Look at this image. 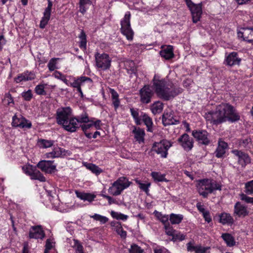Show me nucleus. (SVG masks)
Returning a JSON list of instances; mask_svg holds the SVG:
<instances>
[{
    "label": "nucleus",
    "mask_w": 253,
    "mask_h": 253,
    "mask_svg": "<svg viewBox=\"0 0 253 253\" xmlns=\"http://www.w3.org/2000/svg\"><path fill=\"white\" fill-rule=\"evenodd\" d=\"M79 38L80 39V47L81 48L85 49L86 48V35L83 30H82Z\"/></svg>",
    "instance_id": "39"
},
{
    "label": "nucleus",
    "mask_w": 253,
    "mask_h": 253,
    "mask_svg": "<svg viewBox=\"0 0 253 253\" xmlns=\"http://www.w3.org/2000/svg\"><path fill=\"white\" fill-rule=\"evenodd\" d=\"M221 237L225 242L227 245L229 247L233 246L235 244V241L233 237L229 233L222 234Z\"/></svg>",
    "instance_id": "33"
},
{
    "label": "nucleus",
    "mask_w": 253,
    "mask_h": 253,
    "mask_svg": "<svg viewBox=\"0 0 253 253\" xmlns=\"http://www.w3.org/2000/svg\"><path fill=\"white\" fill-rule=\"evenodd\" d=\"M87 169L90 170L92 173L96 175H98L101 173L103 171L98 166L94 164L89 163L84 165Z\"/></svg>",
    "instance_id": "36"
},
{
    "label": "nucleus",
    "mask_w": 253,
    "mask_h": 253,
    "mask_svg": "<svg viewBox=\"0 0 253 253\" xmlns=\"http://www.w3.org/2000/svg\"><path fill=\"white\" fill-rule=\"evenodd\" d=\"M192 135L200 143L207 145L210 142L208 133L206 130L193 131L192 132Z\"/></svg>",
    "instance_id": "17"
},
{
    "label": "nucleus",
    "mask_w": 253,
    "mask_h": 253,
    "mask_svg": "<svg viewBox=\"0 0 253 253\" xmlns=\"http://www.w3.org/2000/svg\"><path fill=\"white\" fill-rule=\"evenodd\" d=\"M56 121L58 124L62 125L73 117L72 109L69 107L59 108L57 111Z\"/></svg>",
    "instance_id": "9"
},
{
    "label": "nucleus",
    "mask_w": 253,
    "mask_h": 253,
    "mask_svg": "<svg viewBox=\"0 0 253 253\" xmlns=\"http://www.w3.org/2000/svg\"><path fill=\"white\" fill-rule=\"evenodd\" d=\"M59 58H53L49 60L47 67L50 71H53L58 68L57 67V60Z\"/></svg>",
    "instance_id": "44"
},
{
    "label": "nucleus",
    "mask_w": 253,
    "mask_h": 253,
    "mask_svg": "<svg viewBox=\"0 0 253 253\" xmlns=\"http://www.w3.org/2000/svg\"><path fill=\"white\" fill-rule=\"evenodd\" d=\"M3 101L8 105H10V103H13V99L11 94L9 93H7L5 94Z\"/></svg>",
    "instance_id": "57"
},
{
    "label": "nucleus",
    "mask_w": 253,
    "mask_h": 253,
    "mask_svg": "<svg viewBox=\"0 0 253 253\" xmlns=\"http://www.w3.org/2000/svg\"><path fill=\"white\" fill-rule=\"evenodd\" d=\"M47 85V84L43 83L37 85L35 89L36 93L38 95H45L46 92L44 89L46 88Z\"/></svg>",
    "instance_id": "42"
},
{
    "label": "nucleus",
    "mask_w": 253,
    "mask_h": 253,
    "mask_svg": "<svg viewBox=\"0 0 253 253\" xmlns=\"http://www.w3.org/2000/svg\"><path fill=\"white\" fill-rule=\"evenodd\" d=\"M154 253H166L167 250L162 247H158L154 249Z\"/></svg>",
    "instance_id": "64"
},
{
    "label": "nucleus",
    "mask_w": 253,
    "mask_h": 253,
    "mask_svg": "<svg viewBox=\"0 0 253 253\" xmlns=\"http://www.w3.org/2000/svg\"><path fill=\"white\" fill-rule=\"evenodd\" d=\"M130 13L127 11L124 17L121 21V31L122 34L125 35L128 40H132L133 37V32L130 27Z\"/></svg>",
    "instance_id": "5"
},
{
    "label": "nucleus",
    "mask_w": 253,
    "mask_h": 253,
    "mask_svg": "<svg viewBox=\"0 0 253 253\" xmlns=\"http://www.w3.org/2000/svg\"><path fill=\"white\" fill-rule=\"evenodd\" d=\"M29 237L30 239L42 240L45 237V233L42 226H32L29 230Z\"/></svg>",
    "instance_id": "13"
},
{
    "label": "nucleus",
    "mask_w": 253,
    "mask_h": 253,
    "mask_svg": "<svg viewBox=\"0 0 253 253\" xmlns=\"http://www.w3.org/2000/svg\"><path fill=\"white\" fill-rule=\"evenodd\" d=\"M219 221L223 224H229L233 223L234 220L229 213L223 212L219 215Z\"/></svg>",
    "instance_id": "29"
},
{
    "label": "nucleus",
    "mask_w": 253,
    "mask_h": 253,
    "mask_svg": "<svg viewBox=\"0 0 253 253\" xmlns=\"http://www.w3.org/2000/svg\"><path fill=\"white\" fill-rule=\"evenodd\" d=\"M23 118V117H18L16 115L14 116L12 118V126H14L19 127L21 124V122L22 121V119Z\"/></svg>",
    "instance_id": "50"
},
{
    "label": "nucleus",
    "mask_w": 253,
    "mask_h": 253,
    "mask_svg": "<svg viewBox=\"0 0 253 253\" xmlns=\"http://www.w3.org/2000/svg\"><path fill=\"white\" fill-rule=\"evenodd\" d=\"M129 252V253H142L143 250L137 245H133L131 246Z\"/></svg>",
    "instance_id": "52"
},
{
    "label": "nucleus",
    "mask_w": 253,
    "mask_h": 253,
    "mask_svg": "<svg viewBox=\"0 0 253 253\" xmlns=\"http://www.w3.org/2000/svg\"><path fill=\"white\" fill-rule=\"evenodd\" d=\"M207 118L214 124H218L226 121L232 123L238 121L240 116L231 105L222 103L216 106L214 111L209 112Z\"/></svg>",
    "instance_id": "1"
},
{
    "label": "nucleus",
    "mask_w": 253,
    "mask_h": 253,
    "mask_svg": "<svg viewBox=\"0 0 253 253\" xmlns=\"http://www.w3.org/2000/svg\"><path fill=\"white\" fill-rule=\"evenodd\" d=\"M134 135V138L139 143L144 141V137L145 135L144 130L139 127H134L132 130Z\"/></svg>",
    "instance_id": "27"
},
{
    "label": "nucleus",
    "mask_w": 253,
    "mask_h": 253,
    "mask_svg": "<svg viewBox=\"0 0 253 253\" xmlns=\"http://www.w3.org/2000/svg\"><path fill=\"white\" fill-rule=\"evenodd\" d=\"M52 76L56 79L62 80L65 77V76L63 74H62L61 72L59 71H56L54 72V73L53 74Z\"/></svg>",
    "instance_id": "60"
},
{
    "label": "nucleus",
    "mask_w": 253,
    "mask_h": 253,
    "mask_svg": "<svg viewBox=\"0 0 253 253\" xmlns=\"http://www.w3.org/2000/svg\"><path fill=\"white\" fill-rule=\"evenodd\" d=\"M178 142L182 148L187 151L191 150L193 147L192 138L186 133L182 135L178 139Z\"/></svg>",
    "instance_id": "15"
},
{
    "label": "nucleus",
    "mask_w": 253,
    "mask_h": 253,
    "mask_svg": "<svg viewBox=\"0 0 253 253\" xmlns=\"http://www.w3.org/2000/svg\"><path fill=\"white\" fill-rule=\"evenodd\" d=\"M171 142L167 140H163L160 142L155 143L153 146V149L157 154H160L163 158H166L168 151L171 146Z\"/></svg>",
    "instance_id": "8"
},
{
    "label": "nucleus",
    "mask_w": 253,
    "mask_h": 253,
    "mask_svg": "<svg viewBox=\"0 0 253 253\" xmlns=\"http://www.w3.org/2000/svg\"><path fill=\"white\" fill-rule=\"evenodd\" d=\"M24 76H25L26 81H31L35 79L36 76L33 72H24Z\"/></svg>",
    "instance_id": "56"
},
{
    "label": "nucleus",
    "mask_w": 253,
    "mask_h": 253,
    "mask_svg": "<svg viewBox=\"0 0 253 253\" xmlns=\"http://www.w3.org/2000/svg\"><path fill=\"white\" fill-rule=\"evenodd\" d=\"M111 215L113 218H115L117 220L126 221L128 218V216L127 215L115 211H111Z\"/></svg>",
    "instance_id": "41"
},
{
    "label": "nucleus",
    "mask_w": 253,
    "mask_h": 253,
    "mask_svg": "<svg viewBox=\"0 0 253 253\" xmlns=\"http://www.w3.org/2000/svg\"><path fill=\"white\" fill-rule=\"evenodd\" d=\"M227 146V143L220 139L218 141V145L215 152V156L217 158L223 157L226 152Z\"/></svg>",
    "instance_id": "26"
},
{
    "label": "nucleus",
    "mask_w": 253,
    "mask_h": 253,
    "mask_svg": "<svg viewBox=\"0 0 253 253\" xmlns=\"http://www.w3.org/2000/svg\"><path fill=\"white\" fill-rule=\"evenodd\" d=\"M47 6L44 10V11L43 12V16L42 17L40 22V27L42 29H43L45 28V26L47 24L50 18L52 3L50 0H47Z\"/></svg>",
    "instance_id": "19"
},
{
    "label": "nucleus",
    "mask_w": 253,
    "mask_h": 253,
    "mask_svg": "<svg viewBox=\"0 0 253 253\" xmlns=\"http://www.w3.org/2000/svg\"><path fill=\"white\" fill-rule=\"evenodd\" d=\"M37 167L46 173H52L57 170L56 165L52 161L42 160L38 163Z\"/></svg>",
    "instance_id": "10"
},
{
    "label": "nucleus",
    "mask_w": 253,
    "mask_h": 253,
    "mask_svg": "<svg viewBox=\"0 0 253 253\" xmlns=\"http://www.w3.org/2000/svg\"><path fill=\"white\" fill-rule=\"evenodd\" d=\"M245 189L246 193L249 195L253 194V180L245 183Z\"/></svg>",
    "instance_id": "45"
},
{
    "label": "nucleus",
    "mask_w": 253,
    "mask_h": 253,
    "mask_svg": "<svg viewBox=\"0 0 253 253\" xmlns=\"http://www.w3.org/2000/svg\"><path fill=\"white\" fill-rule=\"evenodd\" d=\"M232 153L236 157L238 164L242 167L251 163V159L248 154L238 150H234Z\"/></svg>",
    "instance_id": "12"
},
{
    "label": "nucleus",
    "mask_w": 253,
    "mask_h": 253,
    "mask_svg": "<svg viewBox=\"0 0 253 253\" xmlns=\"http://www.w3.org/2000/svg\"><path fill=\"white\" fill-rule=\"evenodd\" d=\"M40 147L42 148H48L51 147L54 144V141L41 139L38 141Z\"/></svg>",
    "instance_id": "38"
},
{
    "label": "nucleus",
    "mask_w": 253,
    "mask_h": 253,
    "mask_svg": "<svg viewBox=\"0 0 253 253\" xmlns=\"http://www.w3.org/2000/svg\"><path fill=\"white\" fill-rule=\"evenodd\" d=\"M22 169L25 174L31 177L32 179H36L42 182L46 180L45 177L37 169L36 167L31 165H26L22 167Z\"/></svg>",
    "instance_id": "7"
},
{
    "label": "nucleus",
    "mask_w": 253,
    "mask_h": 253,
    "mask_svg": "<svg viewBox=\"0 0 253 253\" xmlns=\"http://www.w3.org/2000/svg\"><path fill=\"white\" fill-rule=\"evenodd\" d=\"M249 211L246 206L240 202H237L234 207V214L239 217H245L248 214Z\"/></svg>",
    "instance_id": "22"
},
{
    "label": "nucleus",
    "mask_w": 253,
    "mask_h": 253,
    "mask_svg": "<svg viewBox=\"0 0 253 253\" xmlns=\"http://www.w3.org/2000/svg\"><path fill=\"white\" fill-rule=\"evenodd\" d=\"M95 58L97 68L102 70H106L110 68L112 59L108 54L96 53L95 54Z\"/></svg>",
    "instance_id": "6"
},
{
    "label": "nucleus",
    "mask_w": 253,
    "mask_h": 253,
    "mask_svg": "<svg viewBox=\"0 0 253 253\" xmlns=\"http://www.w3.org/2000/svg\"><path fill=\"white\" fill-rule=\"evenodd\" d=\"M62 126L65 130L70 132L76 131L80 127V125L78 124V119L73 117L68 120Z\"/></svg>",
    "instance_id": "16"
},
{
    "label": "nucleus",
    "mask_w": 253,
    "mask_h": 253,
    "mask_svg": "<svg viewBox=\"0 0 253 253\" xmlns=\"http://www.w3.org/2000/svg\"><path fill=\"white\" fill-rule=\"evenodd\" d=\"M160 54L162 57L168 60L172 58L174 56L172 46L169 45L163 46Z\"/></svg>",
    "instance_id": "25"
},
{
    "label": "nucleus",
    "mask_w": 253,
    "mask_h": 253,
    "mask_svg": "<svg viewBox=\"0 0 253 253\" xmlns=\"http://www.w3.org/2000/svg\"><path fill=\"white\" fill-rule=\"evenodd\" d=\"M74 248L78 253H84L82 245L77 241L75 240Z\"/></svg>",
    "instance_id": "55"
},
{
    "label": "nucleus",
    "mask_w": 253,
    "mask_h": 253,
    "mask_svg": "<svg viewBox=\"0 0 253 253\" xmlns=\"http://www.w3.org/2000/svg\"><path fill=\"white\" fill-rule=\"evenodd\" d=\"M198 245H195L192 242H189L187 244V249L188 252L196 253Z\"/></svg>",
    "instance_id": "54"
},
{
    "label": "nucleus",
    "mask_w": 253,
    "mask_h": 253,
    "mask_svg": "<svg viewBox=\"0 0 253 253\" xmlns=\"http://www.w3.org/2000/svg\"><path fill=\"white\" fill-rule=\"evenodd\" d=\"M54 242L51 239H48L46 241L45 245V250L44 253H48L49 251L53 248Z\"/></svg>",
    "instance_id": "49"
},
{
    "label": "nucleus",
    "mask_w": 253,
    "mask_h": 253,
    "mask_svg": "<svg viewBox=\"0 0 253 253\" xmlns=\"http://www.w3.org/2000/svg\"><path fill=\"white\" fill-rule=\"evenodd\" d=\"M14 81L16 83H19L23 81L25 82V76H24V73L18 75L16 78H15Z\"/></svg>",
    "instance_id": "59"
},
{
    "label": "nucleus",
    "mask_w": 253,
    "mask_h": 253,
    "mask_svg": "<svg viewBox=\"0 0 253 253\" xmlns=\"http://www.w3.org/2000/svg\"><path fill=\"white\" fill-rule=\"evenodd\" d=\"M240 197L241 200L245 203L253 205V197H250L244 193L241 194Z\"/></svg>",
    "instance_id": "48"
},
{
    "label": "nucleus",
    "mask_w": 253,
    "mask_h": 253,
    "mask_svg": "<svg viewBox=\"0 0 253 253\" xmlns=\"http://www.w3.org/2000/svg\"><path fill=\"white\" fill-rule=\"evenodd\" d=\"M202 3L201 2L199 4L193 3L189 7L192 15L193 22L194 23H197L201 18L202 13Z\"/></svg>",
    "instance_id": "18"
},
{
    "label": "nucleus",
    "mask_w": 253,
    "mask_h": 253,
    "mask_svg": "<svg viewBox=\"0 0 253 253\" xmlns=\"http://www.w3.org/2000/svg\"><path fill=\"white\" fill-rule=\"evenodd\" d=\"M131 182L125 177H121L114 182L108 189V192L113 196L120 195L127 188Z\"/></svg>",
    "instance_id": "4"
},
{
    "label": "nucleus",
    "mask_w": 253,
    "mask_h": 253,
    "mask_svg": "<svg viewBox=\"0 0 253 253\" xmlns=\"http://www.w3.org/2000/svg\"><path fill=\"white\" fill-rule=\"evenodd\" d=\"M32 126V123L29 120L23 118L22 119V121L21 122L20 126H19L20 128H30Z\"/></svg>",
    "instance_id": "46"
},
{
    "label": "nucleus",
    "mask_w": 253,
    "mask_h": 253,
    "mask_svg": "<svg viewBox=\"0 0 253 253\" xmlns=\"http://www.w3.org/2000/svg\"><path fill=\"white\" fill-rule=\"evenodd\" d=\"M136 183L139 185V188L147 193L149 191V188L151 185V183L149 182H142L139 180H135Z\"/></svg>",
    "instance_id": "40"
},
{
    "label": "nucleus",
    "mask_w": 253,
    "mask_h": 253,
    "mask_svg": "<svg viewBox=\"0 0 253 253\" xmlns=\"http://www.w3.org/2000/svg\"><path fill=\"white\" fill-rule=\"evenodd\" d=\"M77 119L78 124L80 123H86L89 122L88 116L86 113L82 114L81 116H79Z\"/></svg>",
    "instance_id": "51"
},
{
    "label": "nucleus",
    "mask_w": 253,
    "mask_h": 253,
    "mask_svg": "<svg viewBox=\"0 0 253 253\" xmlns=\"http://www.w3.org/2000/svg\"><path fill=\"white\" fill-rule=\"evenodd\" d=\"M183 218V216L182 214H176L171 213L169 215V220L171 224H177L180 223Z\"/></svg>",
    "instance_id": "35"
},
{
    "label": "nucleus",
    "mask_w": 253,
    "mask_h": 253,
    "mask_svg": "<svg viewBox=\"0 0 253 253\" xmlns=\"http://www.w3.org/2000/svg\"><path fill=\"white\" fill-rule=\"evenodd\" d=\"M67 154H69L68 151L58 146H56L51 152L44 154L43 156L46 159H54L61 157Z\"/></svg>",
    "instance_id": "14"
},
{
    "label": "nucleus",
    "mask_w": 253,
    "mask_h": 253,
    "mask_svg": "<svg viewBox=\"0 0 253 253\" xmlns=\"http://www.w3.org/2000/svg\"><path fill=\"white\" fill-rule=\"evenodd\" d=\"M173 238L175 240L182 241L185 239V236L183 234H181L180 233H178L175 231V236H173Z\"/></svg>",
    "instance_id": "62"
},
{
    "label": "nucleus",
    "mask_w": 253,
    "mask_h": 253,
    "mask_svg": "<svg viewBox=\"0 0 253 253\" xmlns=\"http://www.w3.org/2000/svg\"><path fill=\"white\" fill-rule=\"evenodd\" d=\"M196 187L199 194L203 198H207L209 194L216 190H221V185L219 182L210 179L198 180Z\"/></svg>",
    "instance_id": "3"
},
{
    "label": "nucleus",
    "mask_w": 253,
    "mask_h": 253,
    "mask_svg": "<svg viewBox=\"0 0 253 253\" xmlns=\"http://www.w3.org/2000/svg\"><path fill=\"white\" fill-rule=\"evenodd\" d=\"M89 123L87 124H84L81 126V127L82 130L85 132L87 129H89L90 127L93 126V123H91V121H89Z\"/></svg>",
    "instance_id": "63"
},
{
    "label": "nucleus",
    "mask_w": 253,
    "mask_h": 253,
    "mask_svg": "<svg viewBox=\"0 0 253 253\" xmlns=\"http://www.w3.org/2000/svg\"><path fill=\"white\" fill-rule=\"evenodd\" d=\"M209 249L208 247H204L198 245L195 253H205Z\"/></svg>",
    "instance_id": "61"
},
{
    "label": "nucleus",
    "mask_w": 253,
    "mask_h": 253,
    "mask_svg": "<svg viewBox=\"0 0 253 253\" xmlns=\"http://www.w3.org/2000/svg\"><path fill=\"white\" fill-rule=\"evenodd\" d=\"M117 232L122 238H126V232L125 231L121 226H119L117 228Z\"/></svg>",
    "instance_id": "58"
},
{
    "label": "nucleus",
    "mask_w": 253,
    "mask_h": 253,
    "mask_svg": "<svg viewBox=\"0 0 253 253\" xmlns=\"http://www.w3.org/2000/svg\"><path fill=\"white\" fill-rule=\"evenodd\" d=\"M76 196L80 199L84 201H87L89 203L94 201L96 198V195L94 194L90 193H85L84 192H80L78 190L75 191Z\"/></svg>",
    "instance_id": "24"
},
{
    "label": "nucleus",
    "mask_w": 253,
    "mask_h": 253,
    "mask_svg": "<svg viewBox=\"0 0 253 253\" xmlns=\"http://www.w3.org/2000/svg\"><path fill=\"white\" fill-rule=\"evenodd\" d=\"M130 112L131 115L134 120L135 123L137 125H140L141 124V117L139 114L138 110L137 109L130 108Z\"/></svg>",
    "instance_id": "34"
},
{
    "label": "nucleus",
    "mask_w": 253,
    "mask_h": 253,
    "mask_svg": "<svg viewBox=\"0 0 253 253\" xmlns=\"http://www.w3.org/2000/svg\"><path fill=\"white\" fill-rule=\"evenodd\" d=\"M241 59L238 56L236 52H232L226 54L224 63L229 66L238 65L240 64Z\"/></svg>",
    "instance_id": "21"
},
{
    "label": "nucleus",
    "mask_w": 253,
    "mask_h": 253,
    "mask_svg": "<svg viewBox=\"0 0 253 253\" xmlns=\"http://www.w3.org/2000/svg\"><path fill=\"white\" fill-rule=\"evenodd\" d=\"M153 88L157 96L164 100H169L182 92V88L171 83H167L164 79L155 75L153 78Z\"/></svg>",
    "instance_id": "2"
},
{
    "label": "nucleus",
    "mask_w": 253,
    "mask_h": 253,
    "mask_svg": "<svg viewBox=\"0 0 253 253\" xmlns=\"http://www.w3.org/2000/svg\"><path fill=\"white\" fill-rule=\"evenodd\" d=\"M79 7L80 11L84 14L86 11L87 9L89 8L92 2L90 0H79Z\"/></svg>",
    "instance_id": "32"
},
{
    "label": "nucleus",
    "mask_w": 253,
    "mask_h": 253,
    "mask_svg": "<svg viewBox=\"0 0 253 253\" xmlns=\"http://www.w3.org/2000/svg\"><path fill=\"white\" fill-rule=\"evenodd\" d=\"M21 95L22 97H23L24 99L26 101H30L33 97L32 91L30 89L27 91L23 92L21 94Z\"/></svg>",
    "instance_id": "53"
},
{
    "label": "nucleus",
    "mask_w": 253,
    "mask_h": 253,
    "mask_svg": "<svg viewBox=\"0 0 253 253\" xmlns=\"http://www.w3.org/2000/svg\"><path fill=\"white\" fill-rule=\"evenodd\" d=\"M174 121L171 113H164L163 115V123L165 126L173 125L174 124Z\"/></svg>",
    "instance_id": "31"
},
{
    "label": "nucleus",
    "mask_w": 253,
    "mask_h": 253,
    "mask_svg": "<svg viewBox=\"0 0 253 253\" xmlns=\"http://www.w3.org/2000/svg\"><path fill=\"white\" fill-rule=\"evenodd\" d=\"M90 217L96 221H99L101 224H104L108 221V218L107 217L97 213L90 215Z\"/></svg>",
    "instance_id": "43"
},
{
    "label": "nucleus",
    "mask_w": 253,
    "mask_h": 253,
    "mask_svg": "<svg viewBox=\"0 0 253 253\" xmlns=\"http://www.w3.org/2000/svg\"><path fill=\"white\" fill-rule=\"evenodd\" d=\"M151 175L155 181H168L165 178L166 175L164 174H162L159 172L153 171L151 172Z\"/></svg>",
    "instance_id": "37"
},
{
    "label": "nucleus",
    "mask_w": 253,
    "mask_h": 253,
    "mask_svg": "<svg viewBox=\"0 0 253 253\" xmlns=\"http://www.w3.org/2000/svg\"><path fill=\"white\" fill-rule=\"evenodd\" d=\"M166 233L169 236L173 237L175 236V231L172 229L169 223H166L165 225Z\"/></svg>",
    "instance_id": "47"
},
{
    "label": "nucleus",
    "mask_w": 253,
    "mask_h": 253,
    "mask_svg": "<svg viewBox=\"0 0 253 253\" xmlns=\"http://www.w3.org/2000/svg\"><path fill=\"white\" fill-rule=\"evenodd\" d=\"M237 35L239 38L253 44V28H241L238 31Z\"/></svg>",
    "instance_id": "11"
},
{
    "label": "nucleus",
    "mask_w": 253,
    "mask_h": 253,
    "mask_svg": "<svg viewBox=\"0 0 253 253\" xmlns=\"http://www.w3.org/2000/svg\"><path fill=\"white\" fill-rule=\"evenodd\" d=\"M140 117H141V121H143L147 127V131L152 132L153 126V122L152 119L146 114L143 112H141Z\"/></svg>",
    "instance_id": "28"
},
{
    "label": "nucleus",
    "mask_w": 253,
    "mask_h": 253,
    "mask_svg": "<svg viewBox=\"0 0 253 253\" xmlns=\"http://www.w3.org/2000/svg\"><path fill=\"white\" fill-rule=\"evenodd\" d=\"M140 100L143 103H148L151 101L153 91L149 85H145L140 90Z\"/></svg>",
    "instance_id": "20"
},
{
    "label": "nucleus",
    "mask_w": 253,
    "mask_h": 253,
    "mask_svg": "<svg viewBox=\"0 0 253 253\" xmlns=\"http://www.w3.org/2000/svg\"><path fill=\"white\" fill-rule=\"evenodd\" d=\"M86 82L91 83L92 81L89 78L81 77L77 79H74L73 82L72 83H70V86L76 88L77 90H80L81 86L83 85Z\"/></svg>",
    "instance_id": "23"
},
{
    "label": "nucleus",
    "mask_w": 253,
    "mask_h": 253,
    "mask_svg": "<svg viewBox=\"0 0 253 253\" xmlns=\"http://www.w3.org/2000/svg\"><path fill=\"white\" fill-rule=\"evenodd\" d=\"M164 104L160 101H156L151 106L152 113L154 114H160L163 110Z\"/></svg>",
    "instance_id": "30"
}]
</instances>
